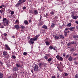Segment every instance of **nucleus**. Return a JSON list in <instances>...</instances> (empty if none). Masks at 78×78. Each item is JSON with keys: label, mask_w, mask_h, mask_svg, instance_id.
<instances>
[{"label": "nucleus", "mask_w": 78, "mask_h": 78, "mask_svg": "<svg viewBox=\"0 0 78 78\" xmlns=\"http://www.w3.org/2000/svg\"><path fill=\"white\" fill-rule=\"evenodd\" d=\"M70 51H74V49H73V48H72V49L70 50Z\"/></svg>", "instance_id": "obj_46"}, {"label": "nucleus", "mask_w": 78, "mask_h": 78, "mask_svg": "<svg viewBox=\"0 0 78 78\" xmlns=\"http://www.w3.org/2000/svg\"><path fill=\"white\" fill-rule=\"evenodd\" d=\"M39 67H38V66H36L34 67V71H38L39 70Z\"/></svg>", "instance_id": "obj_6"}, {"label": "nucleus", "mask_w": 78, "mask_h": 78, "mask_svg": "<svg viewBox=\"0 0 78 78\" xmlns=\"http://www.w3.org/2000/svg\"><path fill=\"white\" fill-rule=\"evenodd\" d=\"M71 44H76V41H72V42H71Z\"/></svg>", "instance_id": "obj_23"}, {"label": "nucleus", "mask_w": 78, "mask_h": 78, "mask_svg": "<svg viewBox=\"0 0 78 78\" xmlns=\"http://www.w3.org/2000/svg\"><path fill=\"white\" fill-rule=\"evenodd\" d=\"M23 9H27V7L25 6H24L23 7Z\"/></svg>", "instance_id": "obj_47"}, {"label": "nucleus", "mask_w": 78, "mask_h": 78, "mask_svg": "<svg viewBox=\"0 0 78 78\" xmlns=\"http://www.w3.org/2000/svg\"><path fill=\"white\" fill-rule=\"evenodd\" d=\"M16 66L17 67H21V65L20 64H18L16 63Z\"/></svg>", "instance_id": "obj_28"}, {"label": "nucleus", "mask_w": 78, "mask_h": 78, "mask_svg": "<svg viewBox=\"0 0 78 78\" xmlns=\"http://www.w3.org/2000/svg\"><path fill=\"white\" fill-rule=\"evenodd\" d=\"M73 19L76 20L77 19V18H78V17H77V16H74V17H73Z\"/></svg>", "instance_id": "obj_31"}, {"label": "nucleus", "mask_w": 78, "mask_h": 78, "mask_svg": "<svg viewBox=\"0 0 78 78\" xmlns=\"http://www.w3.org/2000/svg\"><path fill=\"white\" fill-rule=\"evenodd\" d=\"M27 52H24L23 53V55H24V56H25V55H27Z\"/></svg>", "instance_id": "obj_38"}, {"label": "nucleus", "mask_w": 78, "mask_h": 78, "mask_svg": "<svg viewBox=\"0 0 78 78\" xmlns=\"http://www.w3.org/2000/svg\"><path fill=\"white\" fill-rule=\"evenodd\" d=\"M26 0H19L18 1V2L16 5V6L18 7L19 5H22L23 3L26 2Z\"/></svg>", "instance_id": "obj_1"}, {"label": "nucleus", "mask_w": 78, "mask_h": 78, "mask_svg": "<svg viewBox=\"0 0 78 78\" xmlns=\"http://www.w3.org/2000/svg\"><path fill=\"white\" fill-rule=\"evenodd\" d=\"M44 59H46V60H47L48 59V55L47 54H46L45 55L44 57Z\"/></svg>", "instance_id": "obj_10"}, {"label": "nucleus", "mask_w": 78, "mask_h": 78, "mask_svg": "<svg viewBox=\"0 0 78 78\" xmlns=\"http://www.w3.org/2000/svg\"><path fill=\"white\" fill-rule=\"evenodd\" d=\"M74 63L75 64H76V65L78 64V62H74Z\"/></svg>", "instance_id": "obj_53"}, {"label": "nucleus", "mask_w": 78, "mask_h": 78, "mask_svg": "<svg viewBox=\"0 0 78 78\" xmlns=\"http://www.w3.org/2000/svg\"><path fill=\"white\" fill-rule=\"evenodd\" d=\"M73 38H77V39H78V35H73Z\"/></svg>", "instance_id": "obj_15"}, {"label": "nucleus", "mask_w": 78, "mask_h": 78, "mask_svg": "<svg viewBox=\"0 0 78 78\" xmlns=\"http://www.w3.org/2000/svg\"><path fill=\"white\" fill-rule=\"evenodd\" d=\"M48 16V13H46V16H45V17H46V18H47Z\"/></svg>", "instance_id": "obj_44"}, {"label": "nucleus", "mask_w": 78, "mask_h": 78, "mask_svg": "<svg viewBox=\"0 0 78 78\" xmlns=\"http://www.w3.org/2000/svg\"><path fill=\"white\" fill-rule=\"evenodd\" d=\"M39 36L38 35H37L36 36V37H34L33 38V39L34 41H36L37 39V38H38V37H39Z\"/></svg>", "instance_id": "obj_9"}, {"label": "nucleus", "mask_w": 78, "mask_h": 78, "mask_svg": "<svg viewBox=\"0 0 78 78\" xmlns=\"http://www.w3.org/2000/svg\"><path fill=\"white\" fill-rule=\"evenodd\" d=\"M25 28V26H21V28H22V29H24Z\"/></svg>", "instance_id": "obj_36"}, {"label": "nucleus", "mask_w": 78, "mask_h": 78, "mask_svg": "<svg viewBox=\"0 0 78 78\" xmlns=\"http://www.w3.org/2000/svg\"><path fill=\"white\" fill-rule=\"evenodd\" d=\"M55 38L56 39H59V37H58L57 36H55Z\"/></svg>", "instance_id": "obj_39"}, {"label": "nucleus", "mask_w": 78, "mask_h": 78, "mask_svg": "<svg viewBox=\"0 0 78 78\" xmlns=\"http://www.w3.org/2000/svg\"><path fill=\"white\" fill-rule=\"evenodd\" d=\"M59 28L60 30H61V29H62V27L61 26H59Z\"/></svg>", "instance_id": "obj_50"}, {"label": "nucleus", "mask_w": 78, "mask_h": 78, "mask_svg": "<svg viewBox=\"0 0 78 78\" xmlns=\"http://www.w3.org/2000/svg\"><path fill=\"white\" fill-rule=\"evenodd\" d=\"M8 54V53L6 51H4L3 52V55H4V56H6L7 54Z\"/></svg>", "instance_id": "obj_19"}, {"label": "nucleus", "mask_w": 78, "mask_h": 78, "mask_svg": "<svg viewBox=\"0 0 78 78\" xmlns=\"http://www.w3.org/2000/svg\"><path fill=\"white\" fill-rule=\"evenodd\" d=\"M69 30V28H66L65 29L66 31H67V30Z\"/></svg>", "instance_id": "obj_51"}, {"label": "nucleus", "mask_w": 78, "mask_h": 78, "mask_svg": "<svg viewBox=\"0 0 78 78\" xmlns=\"http://www.w3.org/2000/svg\"><path fill=\"white\" fill-rule=\"evenodd\" d=\"M75 78H78V74H76L75 76Z\"/></svg>", "instance_id": "obj_42"}, {"label": "nucleus", "mask_w": 78, "mask_h": 78, "mask_svg": "<svg viewBox=\"0 0 78 78\" xmlns=\"http://www.w3.org/2000/svg\"><path fill=\"white\" fill-rule=\"evenodd\" d=\"M16 23L17 24H19V21L18 20H16Z\"/></svg>", "instance_id": "obj_30"}, {"label": "nucleus", "mask_w": 78, "mask_h": 78, "mask_svg": "<svg viewBox=\"0 0 78 78\" xmlns=\"http://www.w3.org/2000/svg\"><path fill=\"white\" fill-rule=\"evenodd\" d=\"M51 78H56V77L55 76H52Z\"/></svg>", "instance_id": "obj_54"}, {"label": "nucleus", "mask_w": 78, "mask_h": 78, "mask_svg": "<svg viewBox=\"0 0 78 78\" xmlns=\"http://www.w3.org/2000/svg\"><path fill=\"white\" fill-rule=\"evenodd\" d=\"M45 43L47 45H50V42L48 41H46Z\"/></svg>", "instance_id": "obj_27"}, {"label": "nucleus", "mask_w": 78, "mask_h": 78, "mask_svg": "<svg viewBox=\"0 0 78 78\" xmlns=\"http://www.w3.org/2000/svg\"><path fill=\"white\" fill-rule=\"evenodd\" d=\"M8 78H12V77L11 76H10Z\"/></svg>", "instance_id": "obj_61"}, {"label": "nucleus", "mask_w": 78, "mask_h": 78, "mask_svg": "<svg viewBox=\"0 0 78 78\" xmlns=\"http://www.w3.org/2000/svg\"><path fill=\"white\" fill-rule=\"evenodd\" d=\"M64 33L65 36H67V32H66V31H64Z\"/></svg>", "instance_id": "obj_26"}, {"label": "nucleus", "mask_w": 78, "mask_h": 78, "mask_svg": "<svg viewBox=\"0 0 78 78\" xmlns=\"http://www.w3.org/2000/svg\"><path fill=\"white\" fill-rule=\"evenodd\" d=\"M56 58L59 61H62L64 60V59L62 57L60 56L59 55H57L56 56Z\"/></svg>", "instance_id": "obj_3"}, {"label": "nucleus", "mask_w": 78, "mask_h": 78, "mask_svg": "<svg viewBox=\"0 0 78 78\" xmlns=\"http://www.w3.org/2000/svg\"><path fill=\"white\" fill-rule=\"evenodd\" d=\"M12 59H16V57L14 55H12Z\"/></svg>", "instance_id": "obj_35"}, {"label": "nucleus", "mask_w": 78, "mask_h": 78, "mask_svg": "<svg viewBox=\"0 0 78 78\" xmlns=\"http://www.w3.org/2000/svg\"><path fill=\"white\" fill-rule=\"evenodd\" d=\"M42 28L44 29H47V26L44 25L42 26Z\"/></svg>", "instance_id": "obj_17"}, {"label": "nucleus", "mask_w": 78, "mask_h": 78, "mask_svg": "<svg viewBox=\"0 0 78 78\" xmlns=\"http://www.w3.org/2000/svg\"><path fill=\"white\" fill-rule=\"evenodd\" d=\"M52 59V58H49L48 59L47 61H48V63H50V62H51Z\"/></svg>", "instance_id": "obj_16"}, {"label": "nucleus", "mask_w": 78, "mask_h": 78, "mask_svg": "<svg viewBox=\"0 0 78 78\" xmlns=\"http://www.w3.org/2000/svg\"><path fill=\"white\" fill-rule=\"evenodd\" d=\"M75 27H70L69 28V30H70V31H74V30H75Z\"/></svg>", "instance_id": "obj_12"}, {"label": "nucleus", "mask_w": 78, "mask_h": 78, "mask_svg": "<svg viewBox=\"0 0 78 78\" xmlns=\"http://www.w3.org/2000/svg\"><path fill=\"white\" fill-rule=\"evenodd\" d=\"M44 22L42 21H40V22L39 23L38 25L39 27H41V25H44Z\"/></svg>", "instance_id": "obj_7"}, {"label": "nucleus", "mask_w": 78, "mask_h": 78, "mask_svg": "<svg viewBox=\"0 0 78 78\" xmlns=\"http://www.w3.org/2000/svg\"><path fill=\"white\" fill-rule=\"evenodd\" d=\"M29 13H31V14H33V10H29Z\"/></svg>", "instance_id": "obj_32"}, {"label": "nucleus", "mask_w": 78, "mask_h": 78, "mask_svg": "<svg viewBox=\"0 0 78 78\" xmlns=\"http://www.w3.org/2000/svg\"><path fill=\"white\" fill-rule=\"evenodd\" d=\"M63 56H66V54H63Z\"/></svg>", "instance_id": "obj_60"}, {"label": "nucleus", "mask_w": 78, "mask_h": 78, "mask_svg": "<svg viewBox=\"0 0 78 78\" xmlns=\"http://www.w3.org/2000/svg\"><path fill=\"white\" fill-rule=\"evenodd\" d=\"M34 43V40L33 39V38H31L30 39V41H29V44H33Z\"/></svg>", "instance_id": "obj_5"}, {"label": "nucleus", "mask_w": 78, "mask_h": 78, "mask_svg": "<svg viewBox=\"0 0 78 78\" xmlns=\"http://www.w3.org/2000/svg\"><path fill=\"white\" fill-rule=\"evenodd\" d=\"M29 22L30 23V22H31V20H29Z\"/></svg>", "instance_id": "obj_58"}, {"label": "nucleus", "mask_w": 78, "mask_h": 78, "mask_svg": "<svg viewBox=\"0 0 78 78\" xmlns=\"http://www.w3.org/2000/svg\"><path fill=\"white\" fill-rule=\"evenodd\" d=\"M34 15H37L38 14V11L37 10H35L34 11Z\"/></svg>", "instance_id": "obj_8"}, {"label": "nucleus", "mask_w": 78, "mask_h": 78, "mask_svg": "<svg viewBox=\"0 0 78 78\" xmlns=\"http://www.w3.org/2000/svg\"><path fill=\"white\" fill-rule=\"evenodd\" d=\"M3 73H0V78H3Z\"/></svg>", "instance_id": "obj_20"}, {"label": "nucleus", "mask_w": 78, "mask_h": 78, "mask_svg": "<svg viewBox=\"0 0 78 78\" xmlns=\"http://www.w3.org/2000/svg\"><path fill=\"white\" fill-rule=\"evenodd\" d=\"M50 63V65H51V64H53V63H52V62H50V63Z\"/></svg>", "instance_id": "obj_62"}, {"label": "nucleus", "mask_w": 78, "mask_h": 78, "mask_svg": "<svg viewBox=\"0 0 78 78\" xmlns=\"http://www.w3.org/2000/svg\"><path fill=\"white\" fill-rule=\"evenodd\" d=\"M59 37L61 39H64V36L62 35H59Z\"/></svg>", "instance_id": "obj_21"}, {"label": "nucleus", "mask_w": 78, "mask_h": 78, "mask_svg": "<svg viewBox=\"0 0 78 78\" xmlns=\"http://www.w3.org/2000/svg\"><path fill=\"white\" fill-rule=\"evenodd\" d=\"M55 24L52 23L51 25V28H54V27H55Z\"/></svg>", "instance_id": "obj_29"}, {"label": "nucleus", "mask_w": 78, "mask_h": 78, "mask_svg": "<svg viewBox=\"0 0 78 78\" xmlns=\"http://www.w3.org/2000/svg\"><path fill=\"white\" fill-rule=\"evenodd\" d=\"M73 59L72 57H71V56H70V57L68 58L69 61H72Z\"/></svg>", "instance_id": "obj_18"}, {"label": "nucleus", "mask_w": 78, "mask_h": 78, "mask_svg": "<svg viewBox=\"0 0 78 78\" xmlns=\"http://www.w3.org/2000/svg\"><path fill=\"white\" fill-rule=\"evenodd\" d=\"M2 20L3 22H4V21H6L7 20H6V18H4V19H3Z\"/></svg>", "instance_id": "obj_37"}, {"label": "nucleus", "mask_w": 78, "mask_h": 78, "mask_svg": "<svg viewBox=\"0 0 78 78\" xmlns=\"http://www.w3.org/2000/svg\"><path fill=\"white\" fill-rule=\"evenodd\" d=\"M54 19H58V17L57 16H55L54 17Z\"/></svg>", "instance_id": "obj_55"}, {"label": "nucleus", "mask_w": 78, "mask_h": 78, "mask_svg": "<svg viewBox=\"0 0 78 78\" xmlns=\"http://www.w3.org/2000/svg\"><path fill=\"white\" fill-rule=\"evenodd\" d=\"M5 58H8V56H5Z\"/></svg>", "instance_id": "obj_59"}, {"label": "nucleus", "mask_w": 78, "mask_h": 78, "mask_svg": "<svg viewBox=\"0 0 78 78\" xmlns=\"http://www.w3.org/2000/svg\"><path fill=\"white\" fill-rule=\"evenodd\" d=\"M72 25L71 23H68V24L66 25V27H70Z\"/></svg>", "instance_id": "obj_25"}, {"label": "nucleus", "mask_w": 78, "mask_h": 78, "mask_svg": "<svg viewBox=\"0 0 78 78\" xmlns=\"http://www.w3.org/2000/svg\"><path fill=\"white\" fill-rule=\"evenodd\" d=\"M18 68L17 67H15L13 68V70L14 71H17L18 70Z\"/></svg>", "instance_id": "obj_14"}, {"label": "nucleus", "mask_w": 78, "mask_h": 78, "mask_svg": "<svg viewBox=\"0 0 78 78\" xmlns=\"http://www.w3.org/2000/svg\"><path fill=\"white\" fill-rule=\"evenodd\" d=\"M5 50H11V48L9 46V45H8L7 44H5Z\"/></svg>", "instance_id": "obj_4"}, {"label": "nucleus", "mask_w": 78, "mask_h": 78, "mask_svg": "<svg viewBox=\"0 0 78 78\" xmlns=\"http://www.w3.org/2000/svg\"><path fill=\"white\" fill-rule=\"evenodd\" d=\"M5 11V8H3L2 9L0 10L1 13V14H3V13H4Z\"/></svg>", "instance_id": "obj_11"}, {"label": "nucleus", "mask_w": 78, "mask_h": 78, "mask_svg": "<svg viewBox=\"0 0 78 78\" xmlns=\"http://www.w3.org/2000/svg\"><path fill=\"white\" fill-rule=\"evenodd\" d=\"M15 28H16V29H19V28H20V27L19 25H15Z\"/></svg>", "instance_id": "obj_13"}, {"label": "nucleus", "mask_w": 78, "mask_h": 78, "mask_svg": "<svg viewBox=\"0 0 78 78\" xmlns=\"http://www.w3.org/2000/svg\"><path fill=\"white\" fill-rule=\"evenodd\" d=\"M76 23H77V24H78V21H76Z\"/></svg>", "instance_id": "obj_57"}, {"label": "nucleus", "mask_w": 78, "mask_h": 78, "mask_svg": "<svg viewBox=\"0 0 78 78\" xmlns=\"http://www.w3.org/2000/svg\"><path fill=\"white\" fill-rule=\"evenodd\" d=\"M55 13V12L53 11H52L50 12V14H51V15H54V14Z\"/></svg>", "instance_id": "obj_33"}, {"label": "nucleus", "mask_w": 78, "mask_h": 78, "mask_svg": "<svg viewBox=\"0 0 78 78\" xmlns=\"http://www.w3.org/2000/svg\"><path fill=\"white\" fill-rule=\"evenodd\" d=\"M14 14V12L13 11H12L11 12V16L13 15Z\"/></svg>", "instance_id": "obj_34"}, {"label": "nucleus", "mask_w": 78, "mask_h": 78, "mask_svg": "<svg viewBox=\"0 0 78 78\" xmlns=\"http://www.w3.org/2000/svg\"><path fill=\"white\" fill-rule=\"evenodd\" d=\"M57 78H59V74H57Z\"/></svg>", "instance_id": "obj_52"}, {"label": "nucleus", "mask_w": 78, "mask_h": 78, "mask_svg": "<svg viewBox=\"0 0 78 78\" xmlns=\"http://www.w3.org/2000/svg\"><path fill=\"white\" fill-rule=\"evenodd\" d=\"M43 64L41 63H40L39 64V66L40 67H42Z\"/></svg>", "instance_id": "obj_22"}, {"label": "nucleus", "mask_w": 78, "mask_h": 78, "mask_svg": "<svg viewBox=\"0 0 78 78\" xmlns=\"http://www.w3.org/2000/svg\"><path fill=\"white\" fill-rule=\"evenodd\" d=\"M3 35L4 36H7V34H6V33H5L3 34Z\"/></svg>", "instance_id": "obj_45"}, {"label": "nucleus", "mask_w": 78, "mask_h": 78, "mask_svg": "<svg viewBox=\"0 0 78 78\" xmlns=\"http://www.w3.org/2000/svg\"><path fill=\"white\" fill-rule=\"evenodd\" d=\"M0 28H4V27L2 25L1 26V27H0Z\"/></svg>", "instance_id": "obj_56"}, {"label": "nucleus", "mask_w": 78, "mask_h": 78, "mask_svg": "<svg viewBox=\"0 0 78 78\" xmlns=\"http://www.w3.org/2000/svg\"><path fill=\"white\" fill-rule=\"evenodd\" d=\"M76 27L77 29H78V26H76Z\"/></svg>", "instance_id": "obj_64"}, {"label": "nucleus", "mask_w": 78, "mask_h": 78, "mask_svg": "<svg viewBox=\"0 0 78 78\" xmlns=\"http://www.w3.org/2000/svg\"><path fill=\"white\" fill-rule=\"evenodd\" d=\"M71 44V43H69L67 44V45H68V46H69Z\"/></svg>", "instance_id": "obj_49"}, {"label": "nucleus", "mask_w": 78, "mask_h": 78, "mask_svg": "<svg viewBox=\"0 0 78 78\" xmlns=\"http://www.w3.org/2000/svg\"><path fill=\"white\" fill-rule=\"evenodd\" d=\"M65 76H68V74L66 73H64Z\"/></svg>", "instance_id": "obj_41"}, {"label": "nucleus", "mask_w": 78, "mask_h": 78, "mask_svg": "<svg viewBox=\"0 0 78 78\" xmlns=\"http://www.w3.org/2000/svg\"><path fill=\"white\" fill-rule=\"evenodd\" d=\"M24 23L25 24V25H27L28 23V22L27 20H26L24 21Z\"/></svg>", "instance_id": "obj_24"}, {"label": "nucleus", "mask_w": 78, "mask_h": 78, "mask_svg": "<svg viewBox=\"0 0 78 78\" xmlns=\"http://www.w3.org/2000/svg\"><path fill=\"white\" fill-rule=\"evenodd\" d=\"M9 24V21L8 20H7L5 21L2 22V24L4 26H8Z\"/></svg>", "instance_id": "obj_2"}, {"label": "nucleus", "mask_w": 78, "mask_h": 78, "mask_svg": "<svg viewBox=\"0 0 78 78\" xmlns=\"http://www.w3.org/2000/svg\"><path fill=\"white\" fill-rule=\"evenodd\" d=\"M74 56H76V55H77V54H74Z\"/></svg>", "instance_id": "obj_63"}, {"label": "nucleus", "mask_w": 78, "mask_h": 78, "mask_svg": "<svg viewBox=\"0 0 78 78\" xmlns=\"http://www.w3.org/2000/svg\"><path fill=\"white\" fill-rule=\"evenodd\" d=\"M69 55H67L66 56V59H67V58H69Z\"/></svg>", "instance_id": "obj_40"}, {"label": "nucleus", "mask_w": 78, "mask_h": 78, "mask_svg": "<svg viewBox=\"0 0 78 78\" xmlns=\"http://www.w3.org/2000/svg\"><path fill=\"white\" fill-rule=\"evenodd\" d=\"M56 47H54L53 49L54 50H56Z\"/></svg>", "instance_id": "obj_48"}, {"label": "nucleus", "mask_w": 78, "mask_h": 78, "mask_svg": "<svg viewBox=\"0 0 78 78\" xmlns=\"http://www.w3.org/2000/svg\"><path fill=\"white\" fill-rule=\"evenodd\" d=\"M49 48H50V50H52V49H53V47L52 46H50L49 47Z\"/></svg>", "instance_id": "obj_43"}]
</instances>
